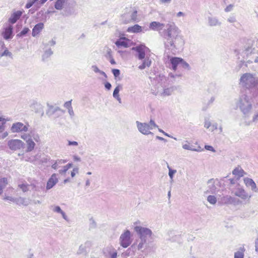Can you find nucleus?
I'll list each match as a JSON object with an SVG mask.
<instances>
[{
	"label": "nucleus",
	"mask_w": 258,
	"mask_h": 258,
	"mask_svg": "<svg viewBox=\"0 0 258 258\" xmlns=\"http://www.w3.org/2000/svg\"><path fill=\"white\" fill-rule=\"evenodd\" d=\"M5 47V44L4 42L1 41L0 42V58L1 57L2 53H3V51H4V50Z\"/></svg>",
	"instance_id": "obj_55"
},
{
	"label": "nucleus",
	"mask_w": 258,
	"mask_h": 258,
	"mask_svg": "<svg viewBox=\"0 0 258 258\" xmlns=\"http://www.w3.org/2000/svg\"><path fill=\"white\" fill-rule=\"evenodd\" d=\"M209 192H214L216 190V187L213 183L212 180H210L208 181Z\"/></svg>",
	"instance_id": "obj_42"
},
{
	"label": "nucleus",
	"mask_w": 258,
	"mask_h": 258,
	"mask_svg": "<svg viewBox=\"0 0 258 258\" xmlns=\"http://www.w3.org/2000/svg\"><path fill=\"white\" fill-rule=\"evenodd\" d=\"M50 209L54 212L59 213L61 215L62 218L66 221H68V218L66 213L61 209L60 207L58 206L52 205L50 206Z\"/></svg>",
	"instance_id": "obj_24"
},
{
	"label": "nucleus",
	"mask_w": 258,
	"mask_h": 258,
	"mask_svg": "<svg viewBox=\"0 0 258 258\" xmlns=\"http://www.w3.org/2000/svg\"><path fill=\"white\" fill-rule=\"evenodd\" d=\"M251 122L256 123L258 122V110L253 114Z\"/></svg>",
	"instance_id": "obj_52"
},
{
	"label": "nucleus",
	"mask_w": 258,
	"mask_h": 258,
	"mask_svg": "<svg viewBox=\"0 0 258 258\" xmlns=\"http://www.w3.org/2000/svg\"><path fill=\"white\" fill-rule=\"evenodd\" d=\"M13 26L9 25L7 27L4 29V31L2 33L4 38L6 40H9L13 38Z\"/></svg>",
	"instance_id": "obj_17"
},
{
	"label": "nucleus",
	"mask_w": 258,
	"mask_h": 258,
	"mask_svg": "<svg viewBox=\"0 0 258 258\" xmlns=\"http://www.w3.org/2000/svg\"><path fill=\"white\" fill-rule=\"evenodd\" d=\"M208 23L210 26H216L221 25V22L217 18L212 17L208 18Z\"/></svg>",
	"instance_id": "obj_32"
},
{
	"label": "nucleus",
	"mask_w": 258,
	"mask_h": 258,
	"mask_svg": "<svg viewBox=\"0 0 258 258\" xmlns=\"http://www.w3.org/2000/svg\"><path fill=\"white\" fill-rule=\"evenodd\" d=\"M8 146L12 150H18L21 149L24 143L20 140H11L8 142Z\"/></svg>",
	"instance_id": "obj_16"
},
{
	"label": "nucleus",
	"mask_w": 258,
	"mask_h": 258,
	"mask_svg": "<svg viewBox=\"0 0 258 258\" xmlns=\"http://www.w3.org/2000/svg\"><path fill=\"white\" fill-rule=\"evenodd\" d=\"M21 138L26 143V152H30L33 150L36 146L35 142H40V136L34 131H31L28 133H23L21 135Z\"/></svg>",
	"instance_id": "obj_3"
},
{
	"label": "nucleus",
	"mask_w": 258,
	"mask_h": 258,
	"mask_svg": "<svg viewBox=\"0 0 258 258\" xmlns=\"http://www.w3.org/2000/svg\"><path fill=\"white\" fill-rule=\"evenodd\" d=\"M4 199L16 203V198H14L12 197L8 196L6 197Z\"/></svg>",
	"instance_id": "obj_62"
},
{
	"label": "nucleus",
	"mask_w": 258,
	"mask_h": 258,
	"mask_svg": "<svg viewBox=\"0 0 258 258\" xmlns=\"http://www.w3.org/2000/svg\"><path fill=\"white\" fill-rule=\"evenodd\" d=\"M79 171V168H75L73 169V171L71 172V176L72 177H74L76 173H78Z\"/></svg>",
	"instance_id": "obj_63"
},
{
	"label": "nucleus",
	"mask_w": 258,
	"mask_h": 258,
	"mask_svg": "<svg viewBox=\"0 0 258 258\" xmlns=\"http://www.w3.org/2000/svg\"><path fill=\"white\" fill-rule=\"evenodd\" d=\"M125 38H122L118 40H117L115 42V44L118 47H127L128 44L125 41Z\"/></svg>",
	"instance_id": "obj_35"
},
{
	"label": "nucleus",
	"mask_w": 258,
	"mask_h": 258,
	"mask_svg": "<svg viewBox=\"0 0 258 258\" xmlns=\"http://www.w3.org/2000/svg\"><path fill=\"white\" fill-rule=\"evenodd\" d=\"M155 88V90H153V93L156 96L163 97L171 95L174 90L173 87L165 88L161 85H157Z\"/></svg>",
	"instance_id": "obj_6"
},
{
	"label": "nucleus",
	"mask_w": 258,
	"mask_h": 258,
	"mask_svg": "<svg viewBox=\"0 0 258 258\" xmlns=\"http://www.w3.org/2000/svg\"><path fill=\"white\" fill-rule=\"evenodd\" d=\"M237 106L239 108L242 113L248 114L252 109V101L251 99L246 94L240 95L237 102Z\"/></svg>",
	"instance_id": "obj_4"
},
{
	"label": "nucleus",
	"mask_w": 258,
	"mask_h": 258,
	"mask_svg": "<svg viewBox=\"0 0 258 258\" xmlns=\"http://www.w3.org/2000/svg\"><path fill=\"white\" fill-rule=\"evenodd\" d=\"M142 60V63L138 67L139 69L142 70L145 69L146 67L149 68L150 67L152 63V60L149 56H147Z\"/></svg>",
	"instance_id": "obj_26"
},
{
	"label": "nucleus",
	"mask_w": 258,
	"mask_h": 258,
	"mask_svg": "<svg viewBox=\"0 0 258 258\" xmlns=\"http://www.w3.org/2000/svg\"><path fill=\"white\" fill-rule=\"evenodd\" d=\"M136 123L138 131L144 135H153L151 130L150 126L148 125V123L141 122L139 121H136Z\"/></svg>",
	"instance_id": "obj_11"
},
{
	"label": "nucleus",
	"mask_w": 258,
	"mask_h": 258,
	"mask_svg": "<svg viewBox=\"0 0 258 258\" xmlns=\"http://www.w3.org/2000/svg\"><path fill=\"white\" fill-rule=\"evenodd\" d=\"M244 254L242 252L238 251L234 254V258H243Z\"/></svg>",
	"instance_id": "obj_50"
},
{
	"label": "nucleus",
	"mask_w": 258,
	"mask_h": 258,
	"mask_svg": "<svg viewBox=\"0 0 258 258\" xmlns=\"http://www.w3.org/2000/svg\"><path fill=\"white\" fill-rule=\"evenodd\" d=\"M207 201L212 205H215L217 202V198L214 196H209L207 198Z\"/></svg>",
	"instance_id": "obj_41"
},
{
	"label": "nucleus",
	"mask_w": 258,
	"mask_h": 258,
	"mask_svg": "<svg viewBox=\"0 0 258 258\" xmlns=\"http://www.w3.org/2000/svg\"><path fill=\"white\" fill-rule=\"evenodd\" d=\"M166 27V29L163 31L166 51L169 50L172 54H175L177 50L182 48L184 40L183 36L179 34V29L174 22L168 23Z\"/></svg>",
	"instance_id": "obj_1"
},
{
	"label": "nucleus",
	"mask_w": 258,
	"mask_h": 258,
	"mask_svg": "<svg viewBox=\"0 0 258 258\" xmlns=\"http://www.w3.org/2000/svg\"><path fill=\"white\" fill-rule=\"evenodd\" d=\"M133 234L127 229L125 230L120 235L119 238V242L120 246L123 248H126L130 246L133 241Z\"/></svg>",
	"instance_id": "obj_5"
},
{
	"label": "nucleus",
	"mask_w": 258,
	"mask_h": 258,
	"mask_svg": "<svg viewBox=\"0 0 258 258\" xmlns=\"http://www.w3.org/2000/svg\"><path fill=\"white\" fill-rule=\"evenodd\" d=\"M44 24L43 23H39L36 24L32 29V35L33 37L36 36L43 29Z\"/></svg>",
	"instance_id": "obj_27"
},
{
	"label": "nucleus",
	"mask_w": 258,
	"mask_h": 258,
	"mask_svg": "<svg viewBox=\"0 0 258 258\" xmlns=\"http://www.w3.org/2000/svg\"><path fill=\"white\" fill-rule=\"evenodd\" d=\"M132 50L136 52V57L139 60H143L146 56V53L149 49L145 45L141 44L132 48Z\"/></svg>",
	"instance_id": "obj_8"
},
{
	"label": "nucleus",
	"mask_w": 258,
	"mask_h": 258,
	"mask_svg": "<svg viewBox=\"0 0 258 258\" xmlns=\"http://www.w3.org/2000/svg\"><path fill=\"white\" fill-rule=\"evenodd\" d=\"M3 56H8L11 58H13V54L12 53L9 51L8 48L5 46V49L4 50V51H3V53L1 55V57Z\"/></svg>",
	"instance_id": "obj_39"
},
{
	"label": "nucleus",
	"mask_w": 258,
	"mask_h": 258,
	"mask_svg": "<svg viewBox=\"0 0 258 258\" xmlns=\"http://www.w3.org/2000/svg\"><path fill=\"white\" fill-rule=\"evenodd\" d=\"M58 182V179L56 177V174H53L50 178L48 179L47 184H46V189L47 190L51 189Z\"/></svg>",
	"instance_id": "obj_21"
},
{
	"label": "nucleus",
	"mask_w": 258,
	"mask_h": 258,
	"mask_svg": "<svg viewBox=\"0 0 258 258\" xmlns=\"http://www.w3.org/2000/svg\"><path fill=\"white\" fill-rule=\"evenodd\" d=\"M255 52V49L252 48L251 47L248 46L247 47H246L244 50V55H246L245 59H247L248 58H250Z\"/></svg>",
	"instance_id": "obj_28"
},
{
	"label": "nucleus",
	"mask_w": 258,
	"mask_h": 258,
	"mask_svg": "<svg viewBox=\"0 0 258 258\" xmlns=\"http://www.w3.org/2000/svg\"><path fill=\"white\" fill-rule=\"evenodd\" d=\"M67 162V160L63 159H57L56 160H52L51 161L52 164L51 167L54 169H56L58 168L60 165L64 164Z\"/></svg>",
	"instance_id": "obj_29"
},
{
	"label": "nucleus",
	"mask_w": 258,
	"mask_h": 258,
	"mask_svg": "<svg viewBox=\"0 0 258 258\" xmlns=\"http://www.w3.org/2000/svg\"><path fill=\"white\" fill-rule=\"evenodd\" d=\"M167 167L169 169V176L171 180L173 179L174 174L176 172V170L174 169H172L169 165L167 166Z\"/></svg>",
	"instance_id": "obj_46"
},
{
	"label": "nucleus",
	"mask_w": 258,
	"mask_h": 258,
	"mask_svg": "<svg viewBox=\"0 0 258 258\" xmlns=\"http://www.w3.org/2000/svg\"><path fill=\"white\" fill-rule=\"evenodd\" d=\"M110 257L109 258H116L117 256V252L116 250H114L113 252H110Z\"/></svg>",
	"instance_id": "obj_61"
},
{
	"label": "nucleus",
	"mask_w": 258,
	"mask_h": 258,
	"mask_svg": "<svg viewBox=\"0 0 258 258\" xmlns=\"http://www.w3.org/2000/svg\"><path fill=\"white\" fill-rule=\"evenodd\" d=\"M30 31L28 28H24L17 35V37H22L25 36Z\"/></svg>",
	"instance_id": "obj_44"
},
{
	"label": "nucleus",
	"mask_w": 258,
	"mask_h": 258,
	"mask_svg": "<svg viewBox=\"0 0 258 258\" xmlns=\"http://www.w3.org/2000/svg\"><path fill=\"white\" fill-rule=\"evenodd\" d=\"M64 107L68 109L72 107V100L67 101L63 105Z\"/></svg>",
	"instance_id": "obj_54"
},
{
	"label": "nucleus",
	"mask_w": 258,
	"mask_h": 258,
	"mask_svg": "<svg viewBox=\"0 0 258 258\" xmlns=\"http://www.w3.org/2000/svg\"><path fill=\"white\" fill-rule=\"evenodd\" d=\"M227 21L230 23H233L235 22L236 20L235 16H231L228 18Z\"/></svg>",
	"instance_id": "obj_56"
},
{
	"label": "nucleus",
	"mask_w": 258,
	"mask_h": 258,
	"mask_svg": "<svg viewBox=\"0 0 258 258\" xmlns=\"http://www.w3.org/2000/svg\"><path fill=\"white\" fill-rule=\"evenodd\" d=\"M180 65L183 68H184L185 69H186L187 70H190V67L189 64L188 63H187L186 61H185L182 58V61H181V63H180Z\"/></svg>",
	"instance_id": "obj_45"
},
{
	"label": "nucleus",
	"mask_w": 258,
	"mask_h": 258,
	"mask_svg": "<svg viewBox=\"0 0 258 258\" xmlns=\"http://www.w3.org/2000/svg\"><path fill=\"white\" fill-rule=\"evenodd\" d=\"M182 58L177 57H172L170 59V61L172 66V69L173 70L175 71L177 69L178 65H180Z\"/></svg>",
	"instance_id": "obj_25"
},
{
	"label": "nucleus",
	"mask_w": 258,
	"mask_h": 258,
	"mask_svg": "<svg viewBox=\"0 0 258 258\" xmlns=\"http://www.w3.org/2000/svg\"><path fill=\"white\" fill-rule=\"evenodd\" d=\"M148 124L149 126H150L151 130H152L153 128L158 127V125L156 124L155 121L152 119H151L150 120L149 123H148Z\"/></svg>",
	"instance_id": "obj_49"
},
{
	"label": "nucleus",
	"mask_w": 258,
	"mask_h": 258,
	"mask_svg": "<svg viewBox=\"0 0 258 258\" xmlns=\"http://www.w3.org/2000/svg\"><path fill=\"white\" fill-rule=\"evenodd\" d=\"M205 148L207 150L211 151H212L213 152H216V151L214 149V148L212 146H210V145H205Z\"/></svg>",
	"instance_id": "obj_58"
},
{
	"label": "nucleus",
	"mask_w": 258,
	"mask_h": 258,
	"mask_svg": "<svg viewBox=\"0 0 258 258\" xmlns=\"http://www.w3.org/2000/svg\"><path fill=\"white\" fill-rule=\"evenodd\" d=\"M253 62L258 63V51L255 52L254 54H253L252 56L250 58L248 59L246 61V64H245V65L247 67L248 64H249Z\"/></svg>",
	"instance_id": "obj_34"
},
{
	"label": "nucleus",
	"mask_w": 258,
	"mask_h": 258,
	"mask_svg": "<svg viewBox=\"0 0 258 258\" xmlns=\"http://www.w3.org/2000/svg\"><path fill=\"white\" fill-rule=\"evenodd\" d=\"M147 244V240L143 239H139V240H137L133 245L128 248L125 252V255L126 256H129L130 251L131 249H135L136 247L139 250H142V249L146 246Z\"/></svg>",
	"instance_id": "obj_12"
},
{
	"label": "nucleus",
	"mask_w": 258,
	"mask_h": 258,
	"mask_svg": "<svg viewBox=\"0 0 258 258\" xmlns=\"http://www.w3.org/2000/svg\"><path fill=\"white\" fill-rule=\"evenodd\" d=\"M93 243V242L91 240H88L84 243L85 247L86 248V249L90 248L92 246Z\"/></svg>",
	"instance_id": "obj_51"
},
{
	"label": "nucleus",
	"mask_w": 258,
	"mask_h": 258,
	"mask_svg": "<svg viewBox=\"0 0 258 258\" xmlns=\"http://www.w3.org/2000/svg\"><path fill=\"white\" fill-rule=\"evenodd\" d=\"M218 127V124L217 123H214L213 124H211V127L210 128V130L212 132H213L214 131L217 129Z\"/></svg>",
	"instance_id": "obj_60"
},
{
	"label": "nucleus",
	"mask_w": 258,
	"mask_h": 258,
	"mask_svg": "<svg viewBox=\"0 0 258 258\" xmlns=\"http://www.w3.org/2000/svg\"><path fill=\"white\" fill-rule=\"evenodd\" d=\"M29 124H24L23 123L20 122H17L12 124L11 130L13 133H21V134L23 133H26L28 131Z\"/></svg>",
	"instance_id": "obj_9"
},
{
	"label": "nucleus",
	"mask_w": 258,
	"mask_h": 258,
	"mask_svg": "<svg viewBox=\"0 0 258 258\" xmlns=\"http://www.w3.org/2000/svg\"><path fill=\"white\" fill-rule=\"evenodd\" d=\"M39 1V0H29L25 6L26 9L31 8L34 4Z\"/></svg>",
	"instance_id": "obj_47"
},
{
	"label": "nucleus",
	"mask_w": 258,
	"mask_h": 258,
	"mask_svg": "<svg viewBox=\"0 0 258 258\" xmlns=\"http://www.w3.org/2000/svg\"><path fill=\"white\" fill-rule=\"evenodd\" d=\"M244 183L247 187H250L253 191L258 192V188L254 181L251 178L246 177L244 178Z\"/></svg>",
	"instance_id": "obj_19"
},
{
	"label": "nucleus",
	"mask_w": 258,
	"mask_h": 258,
	"mask_svg": "<svg viewBox=\"0 0 258 258\" xmlns=\"http://www.w3.org/2000/svg\"><path fill=\"white\" fill-rule=\"evenodd\" d=\"M211 123L209 120H205L204 122V127L206 128H209L211 127Z\"/></svg>",
	"instance_id": "obj_57"
},
{
	"label": "nucleus",
	"mask_w": 258,
	"mask_h": 258,
	"mask_svg": "<svg viewBox=\"0 0 258 258\" xmlns=\"http://www.w3.org/2000/svg\"><path fill=\"white\" fill-rule=\"evenodd\" d=\"M53 54V51L51 49H47L45 51L42 57L43 59L47 58L49 57L50 55H51Z\"/></svg>",
	"instance_id": "obj_43"
},
{
	"label": "nucleus",
	"mask_w": 258,
	"mask_h": 258,
	"mask_svg": "<svg viewBox=\"0 0 258 258\" xmlns=\"http://www.w3.org/2000/svg\"><path fill=\"white\" fill-rule=\"evenodd\" d=\"M8 182L7 178H2L0 179V187L3 190L8 185Z\"/></svg>",
	"instance_id": "obj_40"
},
{
	"label": "nucleus",
	"mask_w": 258,
	"mask_h": 258,
	"mask_svg": "<svg viewBox=\"0 0 258 258\" xmlns=\"http://www.w3.org/2000/svg\"><path fill=\"white\" fill-rule=\"evenodd\" d=\"M20 188L22 190L23 192H26L29 190L30 185L26 184H22L19 185ZM32 187V189L35 191H39L40 189H42L44 186V184L42 183H38L35 182L31 183L30 185Z\"/></svg>",
	"instance_id": "obj_15"
},
{
	"label": "nucleus",
	"mask_w": 258,
	"mask_h": 258,
	"mask_svg": "<svg viewBox=\"0 0 258 258\" xmlns=\"http://www.w3.org/2000/svg\"><path fill=\"white\" fill-rule=\"evenodd\" d=\"M64 111L58 107H54L52 105H48V109L46 112V115L51 117L55 115V117H58L60 115L63 114Z\"/></svg>",
	"instance_id": "obj_14"
},
{
	"label": "nucleus",
	"mask_w": 258,
	"mask_h": 258,
	"mask_svg": "<svg viewBox=\"0 0 258 258\" xmlns=\"http://www.w3.org/2000/svg\"><path fill=\"white\" fill-rule=\"evenodd\" d=\"M135 231L137 233L140 239H145L147 240V238L151 237L152 232V231L146 227L141 226H136L134 228Z\"/></svg>",
	"instance_id": "obj_7"
},
{
	"label": "nucleus",
	"mask_w": 258,
	"mask_h": 258,
	"mask_svg": "<svg viewBox=\"0 0 258 258\" xmlns=\"http://www.w3.org/2000/svg\"><path fill=\"white\" fill-rule=\"evenodd\" d=\"M16 203L19 205L27 206L29 204V200L24 198H16Z\"/></svg>",
	"instance_id": "obj_33"
},
{
	"label": "nucleus",
	"mask_w": 258,
	"mask_h": 258,
	"mask_svg": "<svg viewBox=\"0 0 258 258\" xmlns=\"http://www.w3.org/2000/svg\"><path fill=\"white\" fill-rule=\"evenodd\" d=\"M137 14L138 12L136 10L130 11L128 14H125L122 16V20L125 24L137 21L138 20Z\"/></svg>",
	"instance_id": "obj_13"
},
{
	"label": "nucleus",
	"mask_w": 258,
	"mask_h": 258,
	"mask_svg": "<svg viewBox=\"0 0 258 258\" xmlns=\"http://www.w3.org/2000/svg\"><path fill=\"white\" fill-rule=\"evenodd\" d=\"M122 87L121 85H118L114 90L113 92V97L116 99L119 103H121V99L119 96V92L120 89H121Z\"/></svg>",
	"instance_id": "obj_31"
},
{
	"label": "nucleus",
	"mask_w": 258,
	"mask_h": 258,
	"mask_svg": "<svg viewBox=\"0 0 258 258\" xmlns=\"http://www.w3.org/2000/svg\"><path fill=\"white\" fill-rule=\"evenodd\" d=\"M171 0H159L160 4L164 5H168L171 3Z\"/></svg>",
	"instance_id": "obj_64"
},
{
	"label": "nucleus",
	"mask_w": 258,
	"mask_h": 258,
	"mask_svg": "<svg viewBox=\"0 0 258 258\" xmlns=\"http://www.w3.org/2000/svg\"><path fill=\"white\" fill-rule=\"evenodd\" d=\"M91 69L96 73H99L100 70L96 65H93L91 67Z\"/></svg>",
	"instance_id": "obj_59"
},
{
	"label": "nucleus",
	"mask_w": 258,
	"mask_h": 258,
	"mask_svg": "<svg viewBox=\"0 0 258 258\" xmlns=\"http://www.w3.org/2000/svg\"><path fill=\"white\" fill-rule=\"evenodd\" d=\"M127 31L130 33H139L142 31V28L140 25L136 24L133 26L128 27Z\"/></svg>",
	"instance_id": "obj_30"
},
{
	"label": "nucleus",
	"mask_w": 258,
	"mask_h": 258,
	"mask_svg": "<svg viewBox=\"0 0 258 258\" xmlns=\"http://www.w3.org/2000/svg\"><path fill=\"white\" fill-rule=\"evenodd\" d=\"M66 1V0H57L54 5L55 8L58 10H61Z\"/></svg>",
	"instance_id": "obj_37"
},
{
	"label": "nucleus",
	"mask_w": 258,
	"mask_h": 258,
	"mask_svg": "<svg viewBox=\"0 0 258 258\" xmlns=\"http://www.w3.org/2000/svg\"><path fill=\"white\" fill-rule=\"evenodd\" d=\"M164 27L165 24L164 23H161L157 21L151 22L149 26L150 29L156 31H160Z\"/></svg>",
	"instance_id": "obj_18"
},
{
	"label": "nucleus",
	"mask_w": 258,
	"mask_h": 258,
	"mask_svg": "<svg viewBox=\"0 0 258 258\" xmlns=\"http://www.w3.org/2000/svg\"><path fill=\"white\" fill-rule=\"evenodd\" d=\"M235 196L240 198L244 201L248 202L251 198L249 195L243 187L238 186L234 191Z\"/></svg>",
	"instance_id": "obj_10"
},
{
	"label": "nucleus",
	"mask_w": 258,
	"mask_h": 258,
	"mask_svg": "<svg viewBox=\"0 0 258 258\" xmlns=\"http://www.w3.org/2000/svg\"><path fill=\"white\" fill-rule=\"evenodd\" d=\"M23 12L21 11H17L14 12L9 19V22L12 24L15 23L20 19Z\"/></svg>",
	"instance_id": "obj_22"
},
{
	"label": "nucleus",
	"mask_w": 258,
	"mask_h": 258,
	"mask_svg": "<svg viewBox=\"0 0 258 258\" xmlns=\"http://www.w3.org/2000/svg\"><path fill=\"white\" fill-rule=\"evenodd\" d=\"M112 72L115 78L118 77L120 75V71L118 69H112Z\"/></svg>",
	"instance_id": "obj_53"
},
{
	"label": "nucleus",
	"mask_w": 258,
	"mask_h": 258,
	"mask_svg": "<svg viewBox=\"0 0 258 258\" xmlns=\"http://www.w3.org/2000/svg\"><path fill=\"white\" fill-rule=\"evenodd\" d=\"M182 148L185 150H188L194 151H199V150L196 149L192 148L188 144H183V145H182Z\"/></svg>",
	"instance_id": "obj_48"
},
{
	"label": "nucleus",
	"mask_w": 258,
	"mask_h": 258,
	"mask_svg": "<svg viewBox=\"0 0 258 258\" xmlns=\"http://www.w3.org/2000/svg\"><path fill=\"white\" fill-rule=\"evenodd\" d=\"M239 84L246 89L258 88V77L256 74L245 73L240 77Z\"/></svg>",
	"instance_id": "obj_2"
},
{
	"label": "nucleus",
	"mask_w": 258,
	"mask_h": 258,
	"mask_svg": "<svg viewBox=\"0 0 258 258\" xmlns=\"http://www.w3.org/2000/svg\"><path fill=\"white\" fill-rule=\"evenodd\" d=\"M30 107L32 110L34 111L36 113L41 112L42 115L43 114V106L40 103L37 101H33Z\"/></svg>",
	"instance_id": "obj_20"
},
{
	"label": "nucleus",
	"mask_w": 258,
	"mask_h": 258,
	"mask_svg": "<svg viewBox=\"0 0 258 258\" xmlns=\"http://www.w3.org/2000/svg\"><path fill=\"white\" fill-rule=\"evenodd\" d=\"M222 202L225 204H234L239 202V200L236 199L235 198L230 196L223 197L222 199Z\"/></svg>",
	"instance_id": "obj_23"
},
{
	"label": "nucleus",
	"mask_w": 258,
	"mask_h": 258,
	"mask_svg": "<svg viewBox=\"0 0 258 258\" xmlns=\"http://www.w3.org/2000/svg\"><path fill=\"white\" fill-rule=\"evenodd\" d=\"M73 166V164L71 163H68L66 165L63 167L62 169H60L58 171L59 173L61 174H64L67 172L68 169L71 168Z\"/></svg>",
	"instance_id": "obj_38"
},
{
	"label": "nucleus",
	"mask_w": 258,
	"mask_h": 258,
	"mask_svg": "<svg viewBox=\"0 0 258 258\" xmlns=\"http://www.w3.org/2000/svg\"><path fill=\"white\" fill-rule=\"evenodd\" d=\"M243 173L244 171L240 167H237L232 171L233 174L239 177L243 176Z\"/></svg>",
	"instance_id": "obj_36"
}]
</instances>
